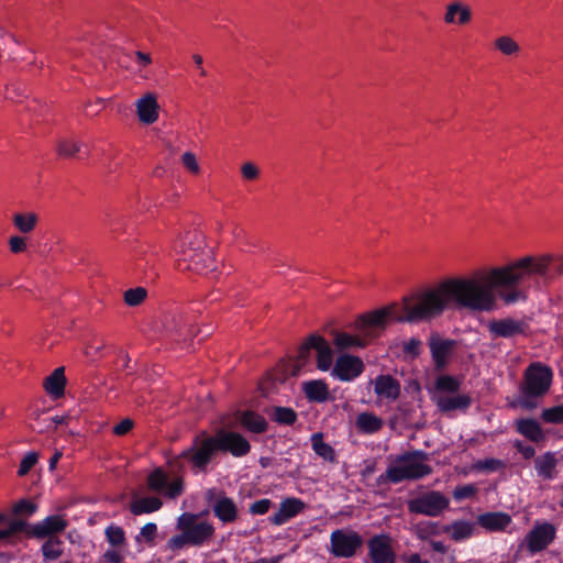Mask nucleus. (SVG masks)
<instances>
[{
  "instance_id": "f257e3e1",
  "label": "nucleus",
  "mask_w": 563,
  "mask_h": 563,
  "mask_svg": "<svg viewBox=\"0 0 563 563\" xmlns=\"http://www.w3.org/2000/svg\"><path fill=\"white\" fill-rule=\"evenodd\" d=\"M551 258L526 256L509 265L492 269H477L470 277H453L441 282L409 298L402 305L393 303L382 309L361 314L354 323L357 334L334 333V345L339 350L364 349L386 329L389 322L419 323L441 316L455 303L475 312H490L497 308V296L507 303L525 300L520 288L532 277L549 278Z\"/></svg>"
},
{
  "instance_id": "f03ea898",
  "label": "nucleus",
  "mask_w": 563,
  "mask_h": 563,
  "mask_svg": "<svg viewBox=\"0 0 563 563\" xmlns=\"http://www.w3.org/2000/svg\"><path fill=\"white\" fill-rule=\"evenodd\" d=\"M176 252V265L181 272L203 274L214 268L212 249L207 246L201 231H187L177 242Z\"/></svg>"
},
{
  "instance_id": "7ed1b4c3",
  "label": "nucleus",
  "mask_w": 563,
  "mask_h": 563,
  "mask_svg": "<svg viewBox=\"0 0 563 563\" xmlns=\"http://www.w3.org/2000/svg\"><path fill=\"white\" fill-rule=\"evenodd\" d=\"M428 460L429 453L426 451H405L395 457L394 464L377 477L376 483L380 486L387 483L399 484L404 481L421 479L432 473V467L424 463Z\"/></svg>"
},
{
  "instance_id": "20e7f679",
  "label": "nucleus",
  "mask_w": 563,
  "mask_h": 563,
  "mask_svg": "<svg viewBox=\"0 0 563 563\" xmlns=\"http://www.w3.org/2000/svg\"><path fill=\"white\" fill-rule=\"evenodd\" d=\"M179 534L173 536L166 543L167 550L179 551L187 545L201 547L214 536V527L208 521H198L191 512L181 514L176 523Z\"/></svg>"
},
{
  "instance_id": "39448f33",
  "label": "nucleus",
  "mask_w": 563,
  "mask_h": 563,
  "mask_svg": "<svg viewBox=\"0 0 563 563\" xmlns=\"http://www.w3.org/2000/svg\"><path fill=\"white\" fill-rule=\"evenodd\" d=\"M317 353V367L327 372L333 362V351L329 342L318 333L310 334L298 347L297 355L291 364V374L297 376L302 367L310 361L311 351Z\"/></svg>"
},
{
  "instance_id": "423d86ee",
  "label": "nucleus",
  "mask_w": 563,
  "mask_h": 563,
  "mask_svg": "<svg viewBox=\"0 0 563 563\" xmlns=\"http://www.w3.org/2000/svg\"><path fill=\"white\" fill-rule=\"evenodd\" d=\"M553 372L551 367L539 362L531 363L525 371L521 406L526 409H532L536 404L530 398L542 397L545 395L552 384Z\"/></svg>"
},
{
  "instance_id": "0eeeda50",
  "label": "nucleus",
  "mask_w": 563,
  "mask_h": 563,
  "mask_svg": "<svg viewBox=\"0 0 563 563\" xmlns=\"http://www.w3.org/2000/svg\"><path fill=\"white\" fill-rule=\"evenodd\" d=\"M219 452L214 435H209L206 431L197 434L191 445L184 450L175 459L178 464L180 460H186L195 472H206L208 465Z\"/></svg>"
},
{
  "instance_id": "6e6552de",
  "label": "nucleus",
  "mask_w": 563,
  "mask_h": 563,
  "mask_svg": "<svg viewBox=\"0 0 563 563\" xmlns=\"http://www.w3.org/2000/svg\"><path fill=\"white\" fill-rule=\"evenodd\" d=\"M363 537L351 529H336L330 534V553L334 558L351 559L363 548Z\"/></svg>"
},
{
  "instance_id": "1a4fd4ad",
  "label": "nucleus",
  "mask_w": 563,
  "mask_h": 563,
  "mask_svg": "<svg viewBox=\"0 0 563 563\" xmlns=\"http://www.w3.org/2000/svg\"><path fill=\"white\" fill-rule=\"evenodd\" d=\"M450 506V499L439 490H430L410 499L408 511L415 515L438 517Z\"/></svg>"
},
{
  "instance_id": "9d476101",
  "label": "nucleus",
  "mask_w": 563,
  "mask_h": 563,
  "mask_svg": "<svg viewBox=\"0 0 563 563\" xmlns=\"http://www.w3.org/2000/svg\"><path fill=\"white\" fill-rule=\"evenodd\" d=\"M146 483L148 490L169 499H176L184 493L183 478L177 477L170 482L169 475L162 467L154 468L147 475Z\"/></svg>"
},
{
  "instance_id": "9b49d317",
  "label": "nucleus",
  "mask_w": 563,
  "mask_h": 563,
  "mask_svg": "<svg viewBox=\"0 0 563 563\" xmlns=\"http://www.w3.org/2000/svg\"><path fill=\"white\" fill-rule=\"evenodd\" d=\"M556 538V528L549 521H537L525 537V544L531 555L548 549Z\"/></svg>"
},
{
  "instance_id": "f8f14e48",
  "label": "nucleus",
  "mask_w": 563,
  "mask_h": 563,
  "mask_svg": "<svg viewBox=\"0 0 563 563\" xmlns=\"http://www.w3.org/2000/svg\"><path fill=\"white\" fill-rule=\"evenodd\" d=\"M163 327L167 333L183 340H191L198 332H202L205 336L211 333L209 329L196 331L192 317L186 312H175L165 316Z\"/></svg>"
},
{
  "instance_id": "ddd939ff",
  "label": "nucleus",
  "mask_w": 563,
  "mask_h": 563,
  "mask_svg": "<svg viewBox=\"0 0 563 563\" xmlns=\"http://www.w3.org/2000/svg\"><path fill=\"white\" fill-rule=\"evenodd\" d=\"M219 452L230 453L234 457H242L250 453L251 444L246 438L234 431L219 430L216 435Z\"/></svg>"
},
{
  "instance_id": "4468645a",
  "label": "nucleus",
  "mask_w": 563,
  "mask_h": 563,
  "mask_svg": "<svg viewBox=\"0 0 563 563\" xmlns=\"http://www.w3.org/2000/svg\"><path fill=\"white\" fill-rule=\"evenodd\" d=\"M529 324L523 319L501 318L488 322L487 330L492 339H511L525 334Z\"/></svg>"
},
{
  "instance_id": "2eb2a0df",
  "label": "nucleus",
  "mask_w": 563,
  "mask_h": 563,
  "mask_svg": "<svg viewBox=\"0 0 563 563\" xmlns=\"http://www.w3.org/2000/svg\"><path fill=\"white\" fill-rule=\"evenodd\" d=\"M365 365L361 357L342 354L332 368L331 375L341 382H352L363 374Z\"/></svg>"
},
{
  "instance_id": "dca6fc26",
  "label": "nucleus",
  "mask_w": 563,
  "mask_h": 563,
  "mask_svg": "<svg viewBox=\"0 0 563 563\" xmlns=\"http://www.w3.org/2000/svg\"><path fill=\"white\" fill-rule=\"evenodd\" d=\"M68 526L67 520L60 515L47 516L43 520L30 525L27 534L36 539L57 538L56 534L62 533Z\"/></svg>"
},
{
  "instance_id": "f3484780",
  "label": "nucleus",
  "mask_w": 563,
  "mask_h": 563,
  "mask_svg": "<svg viewBox=\"0 0 563 563\" xmlns=\"http://www.w3.org/2000/svg\"><path fill=\"white\" fill-rule=\"evenodd\" d=\"M216 492L214 489H209L207 492V499L211 503V508L214 516L222 523H231L238 519L239 510L234 500L224 494H219L217 498H214Z\"/></svg>"
},
{
  "instance_id": "a211bd4d",
  "label": "nucleus",
  "mask_w": 563,
  "mask_h": 563,
  "mask_svg": "<svg viewBox=\"0 0 563 563\" xmlns=\"http://www.w3.org/2000/svg\"><path fill=\"white\" fill-rule=\"evenodd\" d=\"M428 345L430 347L431 357L438 371L448 366L449 358L453 353L456 341L453 339H442L438 334H432L429 338Z\"/></svg>"
},
{
  "instance_id": "6ab92c4d",
  "label": "nucleus",
  "mask_w": 563,
  "mask_h": 563,
  "mask_svg": "<svg viewBox=\"0 0 563 563\" xmlns=\"http://www.w3.org/2000/svg\"><path fill=\"white\" fill-rule=\"evenodd\" d=\"M368 555L373 563H395L396 555L387 534H377L367 542Z\"/></svg>"
},
{
  "instance_id": "aec40b11",
  "label": "nucleus",
  "mask_w": 563,
  "mask_h": 563,
  "mask_svg": "<svg viewBox=\"0 0 563 563\" xmlns=\"http://www.w3.org/2000/svg\"><path fill=\"white\" fill-rule=\"evenodd\" d=\"M305 508L306 504L300 498L287 497L280 501L278 510L268 520L274 526H283L302 512Z\"/></svg>"
},
{
  "instance_id": "412c9836",
  "label": "nucleus",
  "mask_w": 563,
  "mask_h": 563,
  "mask_svg": "<svg viewBox=\"0 0 563 563\" xmlns=\"http://www.w3.org/2000/svg\"><path fill=\"white\" fill-rule=\"evenodd\" d=\"M477 523L490 532L505 531L511 523V516L504 511H487L477 516Z\"/></svg>"
},
{
  "instance_id": "4be33fe9",
  "label": "nucleus",
  "mask_w": 563,
  "mask_h": 563,
  "mask_svg": "<svg viewBox=\"0 0 563 563\" xmlns=\"http://www.w3.org/2000/svg\"><path fill=\"white\" fill-rule=\"evenodd\" d=\"M516 431L531 442L540 443L545 440V433L537 419L520 418L515 422Z\"/></svg>"
},
{
  "instance_id": "5701e85b",
  "label": "nucleus",
  "mask_w": 563,
  "mask_h": 563,
  "mask_svg": "<svg viewBox=\"0 0 563 563\" xmlns=\"http://www.w3.org/2000/svg\"><path fill=\"white\" fill-rule=\"evenodd\" d=\"M374 391L379 398L396 400L400 395V384L391 375H378L374 380Z\"/></svg>"
},
{
  "instance_id": "b1692460",
  "label": "nucleus",
  "mask_w": 563,
  "mask_h": 563,
  "mask_svg": "<svg viewBox=\"0 0 563 563\" xmlns=\"http://www.w3.org/2000/svg\"><path fill=\"white\" fill-rule=\"evenodd\" d=\"M158 103L154 95L146 93L136 101V112L141 122L152 124L158 119Z\"/></svg>"
},
{
  "instance_id": "393cba45",
  "label": "nucleus",
  "mask_w": 563,
  "mask_h": 563,
  "mask_svg": "<svg viewBox=\"0 0 563 563\" xmlns=\"http://www.w3.org/2000/svg\"><path fill=\"white\" fill-rule=\"evenodd\" d=\"M534 468L537 471L538 476L543 479L551 481L556 476V465L558 459L554 452H545L542 455H539L534 459Z\"/></svg>"
},
{
  "instance_id": "a878e982",
  "label": "nucleus",
  "mask_w": 563,
  "mask_h": 563,
  "mask_svg": "<svg viewBox=\"0 0 563 563\" xmlns=\"http://www.w3.org/2000/svg\"><path fill=\"white\" fill-rule=\"evenodd\" d=\"M66 377H65V368L57 367L53 371V373L45 378L44 380V389L45 391L54 397L59 398L65 393Z\"/></svg>"
},
{
  "instance_id": "bb28decb",
  "label": "nucleus",
  "mask_w": 563,
  "mask_h": 563,
  "mask_svg": "<svg viewBox=\"0 0 563 563\" xmlns=\"http://www.w3.org/2000/svg\"><path fill=\"white\" fill-rule=\"evenodd\" d=\"M302 391L308 401L324 402L329 397V387L321 379L308 380L302 384Z\"/></svg>"
},
{
  "instance_id": "cd10ccee",
  "label": "nucleus",
  "mask_w": 563,
  "mask_h": 563,
  "mask_svg": "<svg viewBox=\"0 0 563 563\" xmlns=\"http://www.w3.org/2000/svg\"><path fill=\"white\" fill-rule=\"evenodd\" d=\"M472 405L471 396L463 394L456 396L440 397L437 406L442 412H450L454 410H467Z\"/></svg>"
},
{
  "instance_id": "c85d7f7f",
  "label": "nucleus",
  "mask_w": 563,
  "mask_h": 563,
  "mask_svg": "<svg viewBox=\"0 0 563 563\" xmlns=\"http://www.w3.org/2000/svg\"><path fill=\"white\" fill-rule=\"evenodd\" d=\"M163 503L158 497L148 496L135 499L130 505V511L134 516H140L143 514H152L162 508Z\"/></svg>"
},
{
  "instance_id": "c756f323",
  "label": "nucleus",
  "mask_w": 563,
  "mask_h": 563,
  "mask_svg": "<svg viewBox=\"0 0 563 563\" xmlns=\"http://www.w3.org/2000/svg\"><path fill=\"white\" fill-rule=\"evenodd\" d=\"M241 424L250 432L261 434L267 430V421L263 416L251 410H246L240 418Z\"/></svg>"
},
{
  "instance_id": "7c9ffc66",
  "label": "nucleus",
  "mask_w": 563,
  "mask_h": 563,
  "mask_svg": "<svg viewBox=\"0 0 563 563\" xmlns=\"http://www.w3.org/2000/svg\"><path fill=\"white\" fill-rule=\"evenodd\" d=\"M267 415L272 421L280 426H294L298 419V415L292 408L283 406H273Z\"/></svg>"
},
{
  "instance_id": "2f4dec72",
  "label": "nucleus",
  "mask_w": 563,
  "mask_h": 563,
  "mask_svg": "<svg viewBox=\"0 0 563 563\" xmlns=\"http://www.w3.org/2000/svg\"><path fill=\"white\" fill-rule=\"evenodd\" d=\"M356 427L362 433L373 434L382 429L383 421L373 413L362 412L356 418Z\"/></svg>"
},
{
  "instance_id": "473e14b6",
  "label": "nucleus",
  "mask_w": 563,
  "mask_h": 563,
  "mask_svg": "<svg viewBox=\"0 0 563 563\" xmlns=\"http://www.w3.org/2000/svg\"><path fill=\"white\" fill-rule=\"evenodd\" d=\"M311 446L313 452L325 461L333 462L335 460L334 449L323 441L321 432L311 435Z\"/></svg>"
},
{
  "instance_id": "72a5a7b5",
  "label": "nucleus",
  "mask_w": 563,
  "mask_h": 563,
  "mask_svg": "<svg viewBox=\"0 0 563 563\" xmlns=\"http://www.w3.org/2000/svg\"><path fill=\"white\" fill-rule=\"evenodd\" d=\"M474 526L468 521H454L445 528V532L450 533L452 540L459 542L468 539L473 534Z\"/></svg>"
},
{
  "instance_id": "f704fd0d",
  "label": "nucleus",
  "mask_w": 563,
  "mask_h": 563,
  "mask_svg": "<svg viewBox=\"0 0 563 563\" xmlns=\"http://www.w3.org/2000/svg\"><path fill=\"white\" fill-rule=\"evenodd\" d=\"M104 537L107 542L112 547L120 549L126 545V536L122 527L111 523L104 529Z\"/></svg>"
},
{
  "instance_id": "c9c22d12",
  "label": "nucleus",
  "mask_w": 563,
  "mask_h": 563,
  "mask_svg": "<svg viewBox=\"0 0 563 563\" xmlns=\"http://www.w3.org/2000/svg\"><path fill=\"white\" fill-rule=\"evenodd\" d=\"M37 216L33 212L15 213L13 216V224L21 233H30L34 230L37 223Z\"/></svg>"
},
{
  "instance_id": "e433bc0d",
  "label": "nucleus",
  "mask_w": 563,
  "mask_h": 563,
  "mask_svg": "<svg viewBox=\"0 0 563 563\" xmlns=\"http://www.w3.org/2000/svg\"><path fill=\"white\" fill-rule=\"evenodd\" d=\"M60 545H62V541L58 538L47 539L41 547V551L44 556V560H46V561L57 560L63 554V550H62Z\"/></svg>"
},
{
  "instance_id": "4c0bfd02",
  "label": "nucleus",
  "mask_w": 563,
  "mask_h": 563,
  "mask_svg": "<svg viewBox=\"0 0 563 563\" xmlns=\"http://www.w3.org/2000/svg\"><path fill=\"white\" fill-rule=\"evenodd\" d=\"M460 379L452 375H441L435 380V389L438 391L454 394L460 390Z\"/></svg>"
},
{
  "instance_id": "58836bf2",
  "label": "nucleus",
  "mask_w": 563,
  "mask_h": 563,
  "mask_svg": "<svg viewBox=\"0 0 563 563\" xmlns=\"http://www.w3.org/2000/svg\"><path fill=\"white\" fill-rule=\"evenodd\" d=\"M506 468V462L499 459H484L474 463L473 470L477 472L493 473Z\"/></svg>"
},
{
  "instance_id": "ea45409f",
  "label": "nucleus",
  "mask_w": 563,
  "mask_h": 563,
  "mask_svg": "<svg viewBox=\"0 0 563 563\" xmlns=\"http://www.w3.org/2000/svg\"><path fill=\"white\" fill-rule=\"evenodd\" d=\"M495 47L507 56L515 55L520 51L518 43L512 37L507 35L496 38Z\"/></svg>"
},
{
  "instance_id": "a19ab883",
  "label": "nucleus",
  "mask_w": 563,
  "mask_h": 563,
  "mask_svg": "<svg viewBox=\"0 0 563 563\" xmlns=\"http://www.w3.org/2000/svg\"><path fill=\"white\" fill-rule=\"evenodd\" d=\"M81 152V143L73 140H62L57 145V153L62 157H75Z\"/></svg>"
},
{
  "instance_id": "79ce46f5",
  "label": "nucleus",
  "mask_w": 563,
  "mask_h": 563,
  "mask_svg": "<svg viewBox=\"0 0 563 563\" xmlns=\"http://www.w3.org/2000/svg\"><path fill=\"white\" fill-rule=\"evenodd\" d=\"M147 296V291L143 287L130 288L124 291V302L130 307H136L141 305Z\"/></svg>"
},
{
  "instance_id": "37998d69",
  "label": "nucleus",
  "mask_w": 563,
  "mask_h": 563,
  "mask_svg": "<svg viewBox=\"0 0 563 563\" xmlns=\"http://www.w3.org/2000/svg\"><path fill=\"white\" fill-rule=\"evenodd\" d=\"M541 419L547 423H563V404L543 409L541 412Z\"/></svg>"
},
{
  "instance_id": "c03bdc74",
  "label": "nucleus",
  "mask_w": 563,
  "mask_h": 563,
  "mask_svg": "<svg viewBox=\"0 0 563 563\" xmlns=\"http://www.w3.org/2000/svg\"><path fill=\"white\" fill-rule=\"evenodd\" d=\"M156 536L157 525L154 522H147L141 528L139 534L135 537V541L142 542L143 540L148 544H153Z\"/></svg>"
},
{
  "instance_id": "a18cd8bd",
  "label": "nucleus",
  "mask_w": 563,
  "mask_h": 563,
  "mask_svg": "<svg viewBox=\"0 0 563 563\" xmlns=\"http://www.w3.org/2000/svg\"><path fill=\"white\" fill-rule=\"evenodd\" d=\"M38 461V454L34 451L29 452L25 454V456L21 460L19 470H18V476L23 477L25 476L37 463Z\"/></svg>"
},
{
  "instance_id": "49530a36",
  "label": "nucleus",
  "mask_w": 563,
  "mask_h": 563,
  "mask_svg": "<svg viewBox=\"0 0 563 563\" xmlns=\"http://www.w3.org/2000/svg\"><path fill=\"white\" fill-rule=\"evenodd\" d=\"M273 506V501L268 498H263L254 501L250 505L249 511L253 516L265 515L268 512L271 507Z\"/></svg>"
},
{
  "instance_id": "de8ad7c7",
  "label": "nucleus",
  "mask_w": 563,
  "mask_h": 563,
  "mask_svg": "<svg viewBox=\"0 0 563 563\" xmlns=\"http://www.w3.org/2000/svg\"><path fill=\"white\" fill-rule=\"evenodd\" d=\"M476 487L472 484L456 486L453 490V498L457 501L472 498L476 494Z\"/></svg>"
},
{
  "instance_id": "09e8293b",
  "label": "nucleus",
  "mask_w": 563,
  "mask_h": 563,
  "mask_svg": "<svg viewBox=\"0 0 563 563\" xmlns=\"http://www.w3.org/2000/svg\"><path fill=\"white\" fill-rule=\"evenodd\" d=\"M36 509L37 506L33 501L29 499H21L14 505L13 512L15 515L31 516L36 511Z\"/></svg>"
},
{
  "instance_id": "8fccbe9b",
  "label": "nucleus",
  "mask_w": 563,
  "mask_h": 563,
  "mask_svg": "<svg viewBox=\"0 0 563 563\" xmlns=\"http://www.w3.org/2000/svg\"><path fill=\"white\" fill-rule=\"evenodd\" d=\"M421 341L418 338H410L404 343L402 351L406 355L416 358L420 355Z\"/></svg>"
},
{
  "instance_id": "3c124183",
  "label": "nucleus",
  "mask_w": 563,
  "mask_h": 563,
  "mask_svg": "<svg viewBox=\"0 0 563 563\" xmlns=\"http://www.w3.org/2000/svg\"><path fill=\"white\" fill-rule=\"evenodd\" d=\"M241 174L245 180H255L260 176V169L254 163L246 162L241 166Z\"/></svg>"
},
{
  "instance_id": "603ef678",
  "label": "nucleus",
  "mask_w": 563,
  "mask_h": 563,
  "mask_svg": "<svg viewBox=\"0 0 563 563\" xmlns=\"http://www.w3.org/2000/svg\"><path fill=\"white\" fill-rule=\"evenodd\" d=\"M184 166L192 174L199 173V165L196 155L191 152H185L181 156Z\"/></svg>"
},
{
  "instance_id": "864d4df0",
  "label": "nucleus",
  "mask_w": 563,
  "mask_h": 563,
  "mask_svg": "<svg viewBox=\"0 0 563 563\" xmlns=\"http://www.w3.org/2000/svg\"><path fill=\"white\" fill-rule=\"evenodd\" d=\"M514 448L526 460H530V459H532L536 455V449L532 445L525 444L521 440H516L514 442Z\"/></svg>"
},
{
  "instance_id": "5fc2aeb1",
  "label": "nucleus",
  "mask_w": 563,
  "mask_h": 563,
  "mask_svg": "<svg viewBox=\"0 0 563 563\" xmlns=\"http://www.w3.org/2000/svg\"><path fill=\"white\" fill-rule=\"evenodd\" d=\"M9 247H10V251L14 254L25 251L26 243H25L24 238L19 236V235L11 236L9 239Z\"/></svg>"
},
{
  "instance_id": "6e6d98bb",
  "label": "nucleus",
  "mask_w": 563,
  "mask_h": 563,
  "mask_svg": "<svg viewBox=\"0 0 563 563\" xmlns=\"http://www.w3.org/2000/svg\"><path fill=\"white\" fill-rule=\"evenodd\" d=\"M102 561L104 563H122L124 561V556L117 549H108L102 554Z\"/></svg>"
},
{
  "instance_id": "4d7b16f0",
  "label": "nucleus",
  "mask_w": 563,
  "mask_h": 563,
  "mask_svg": "<svg viewBox=\"0 0 563 563\" xmlns=\"http://www.w3.org/2000/svg\"><path fill=\"white\" fill-rule=\"evenodd\" d=\"M133 426V420L125 418L122 421H120L117 426H114L113 433L115 435H125L132 430Z\"/></svg>"
},
{
  "instance_id": "13d9d810",
  "label": "nucleus",
  "mask_w": 563,
  "mask_h": 563,
  "mask_svg": "<svg viewBox=\"0 0 563 563\" xmlns=\"http://www.w3.org/2000/svg\"><path fill=\"white\" fill-rule=\"evenodd\" d=\"M26 527L29 528L30 526H27L24 521L13 520L9 523L8 529H4V531L7 532V536L10 538L12 534L16 532L24 531Z\"/></svg>"
},
{
  "instance_id": "bf43d9fd",
  "label": "nucleus",
  "mask_w": 563,
  "mask_h": 563,
  "mask_svg": "<svg viewBox=\"0 0 563 563\" xmlns=\"http://www.w3.org/2000/svg\"><path fill=\"white\" fill-rule=\"evenodd\" d=\"M457 10H460V2H453L448 5L444 15L445 23H455V15L457 14Z\"/></svg>"
},
{
  "instance_id": "052dcab7",
  "label": "nucleus",
  "mask_w": 563,
  "mask_h": 563,
  "mask_svg": "<svg viewBox=\"0 0 563 563\" xmlns=\"http://www.w3.org/2000/svg\"><path fill=\"white\" fill-rule=\"evenodd\" d=\"M457 14H459L457 23L462 24V25L468 23L472 19V12H471L470 8L462 5L461 3H460V10H457Z\"/></svg>"
},
{
  "instance_id": "680f3d73",
  "label": "nucleus",
  "mask_w": 563,
  "mask_h": 563,
  "mask_svg": "<svg viewBox=\"0 0 563 563\" xmlns=\"http://www.w3.org/2000/svg\"><path fill=\"white\" fill-rule=\"evenodd\" d=\"M134 262H135V267L141 271H145L147 267H151L153 265L152 257L147 258V257H143L141 255L135 257Z\"/></svg>"
},
{
  "instance_id": "e2e57ef3",
  "label": "nucleus",
  "mask_w": 563,
  "mask_h": 563,
  "mask_svg": "<svg viewBox=\"0 0 563 563\" xmlns=\"http://www.w3.org/2000/svg\"><path fill=\"white\" fill-rule=\"evenodd\" d=\"M135 56H136L137 63L140 65H142L143 67H145L152 63V58H151L150 54H147V53L137 51V52H135Z\"/></svg>"
},
{
  "instance_id": "0e129e2a",
  "label": "nucleus",
  "mask_w": 563,
  "mask_h": 563,
  "mask_svg": "<svg viewBox=\"0 0 563 563\" xmlns=\"http://www.w3.org/2000/svg\"><path fill=\"white\" fill-rule=\"evenodd\" d=\"M429 544H430L431 549L438 553L444 554L448 551V547L441 541L431 540L429 542Z\"/></svg>"
},
{
  "instance_id": "69168bd1",
  "label": "nucleus",
  "mask_w": 563,
  "mask_h": 563,
  "mask_svg": "<svg viewBox=\"0 0 563 563\" xmlns=\"http://www.w3.org/2000/svg\"><path fill=\"white\" fill-rule=\"evenodd\" d=\"M62 456H63V453L59 451H56L52 455V457L49 459V462H48V470L51 472H53L56 468V465H57L58 461L62 459Z\"/></svg>"
},
{
  "instance_id": "338daca9",
  "label": "nucleus",
  "mask_w": 563,
  "mask_h": 563,
  "mask_svg": "<svg viewBox=\"0 0 563 563\" xmlns=\"http://www.w3.org/2000/svg\"><path fill=\"white\" fill-rule=\"evenodd\" d=\"M192 59L195 62V64L197 65V68H199V71H200V75L201 76H206L207 75V71L205 70V68L202 67V63H203V59L200 55L198 54H195L192 56Z\"/></svg>"
},
{
  "instance_id": "774afa93",
  "label": "nucleus",
  "mask_w": 563,
  "mask_h": 563,
  "mask_svg": "<svg viewBox=\"0 0 563 563\" xmlns=\"http://www.w3.org/2000/svg\"><path fill=\"white\" fill-rule=\"evenodd\" d=\"M406 563H429V561L422 560L418 553H412L407 558Z\"/></svg>"
}]
</instances>
